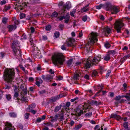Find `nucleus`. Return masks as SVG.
Masks as SVG:
<instances>
[{
  "label": "nucleus",
  "instance_id": "nucleus-11",
  "mask_svg": "<svg viewBox=\"0 0 130 130\" xmlns=\"http://www.w3.org/2000/svg\"><path fill=\"white\" fill-rule=\"evenodd\" d=\"M104 8L107 11L110 10L112 5L109 3H107L103 4Z\"/></svg>",
  "mask_w": 130,
  "mask_h": 130
},
{
  "label": "nucleus",
  "instance_id": "nucleus-64",
  "mask_svg": "<svg viewBox=\"0 0 130 130\" xmlns=\"http://www.w3.org/2000/svg\"><path fill=\"white\" fill-rule=\"evenodd\" d=\"M10 7L9 6H8L7 7H6L5 8V10L6 11L7 10H8L9 9H10Z\"/></svg>",
  "mask_w": 130,
  "mask_h": 130
},
{
  "label": "nucleus",
  "instance_id": "nucleus-25",
  "mask_svg": "<svg viewBox=\"0 0 130 130\" xmlns=\"http://www.w3.org/2000/svg\"><path fill=\"white\" fill-rule=\"evenodd\" d=\"M104 59L106 61L109 60L110 59V57L109 55L107 54L105 56L104 58Z\"/></svg>",
  "mask_w": 130,
  "mask_h": 130
},
{
  "label": "nucleus",
  "instance_id": "nucleus-60",
  "mask_svg": "<svg viewBox=\"0 0 130 130\" xmlns=\"http://www.w3.org/2000/svg\"><path fill=\"white\" fill-rule=\"evenodd\" d=\"M49 72L51 74H53L54 73V71H53V70L51 69H50Z\"/></svg>",
  "mask_w": 130,
  "mask_h": 130
},
{
  "label": "nucleus",
  "instance_id": "nucleus-30",
  "mask_svg": "<svg viewBox=\"0 0 130 130\" xmlns=\"http://www.w3.org/2000/svg\"><path fill=\"white\" fill-rule=\"evenodd\" d=\"M110 46V44L108 42H106L105 44V46L107 48H109Z\"/></svg>",
  "mask_w": 130,
  "mask_h": 130
},
{
  "label": "nucleus",
  "instance_id": "nucleus-35",
  "mask_svg": "<svg viewBox=\"0 0 130 130\" xmlns=\"http://www.w3.org/2000/svg\"><path fill=\"white\" fill-rule=\"evenodd\" d=\"M19 67H20V68L22 70H23L24 72H25L26 73L27 72V71L25 70V68H24V67L23 66H22L21 65H20Z\"/></svg>",
  "mask_w": 130,
  "mask_h": 130
},
{
  "label": "nucleus",
  "instance_id": "nucleus-56",
  "mask_svg": "<svg viewBox=\"0 0 130 130\" xmlns=\"http://www.w3.org/2000/svg\"><path fill=\"white\" fill-rule=\"evenodd\" d=\"M31 31L32 33H34L35 31V28L33 27L30 28Z\"/></svg>",
  "mask_w": 130,
  "mask_h": 130
},
{
  "label": "nucleus",
  "instance_id": "nucleus-18",
  "mask_svg": "<svg viewBox=\"0 0 130 130\" xmlns=\"http://www.w3.org/2000/svg\"><path fill=\"white\" fill-rule=\"evenodd\" d=\"M7 27L9 31L10 32L12 30H15L17 28V26L15 25H9Z\"/></svg>",
  "mask_w": 130,
  "mask_h": 130
},
{
  "label": "nucleus",
  "instance_id": "nucleus-41",
  "mask_svg": "<svg viewBox=\"0 0 130 130\" xmlns=\"http://www.w3.org/2000/svg\"><path fill=\"white\" fill-rule=\"evenodd\" d=\"M25 17V15L24 13H21L20 14V18L21 19H22Z\"/></svg>",
  "mask_w": 130,
  "mask_h": 130
},
{
  "label": "nucleus",
  "instance_id": "nucleus-39",
  "mask_svg": "<svg viewBox=\"0 0 130 130\" xmlns=\"http://www.w3.org/2000/svg\"><path fill=\"white\" fill-rule=\"evenodd\" d=\"M9 115L11 117H16L17 116V114L15 113L14 112L10 113Z\"/></svg>",
  "mask_w": 130,
  "mask_h": 130
},
{
  "label": "nucleus",
  "instance_id": "nucleus-24",
  "mask_svg": "<svg viewBox=\"0 0 130 130\" xmlns=\"http://www.w3.org/2000/svg\"><path fill=\"white\" fill-rule=\"evenodd\" d=\"M73 59H70L69 60L67 61V63L68 66L69 67H71L72 64Z\"/></svg>",
  "mask_w": 130,
  "mask_h": 130
},
{
  "label": "nucleus",
  "instance_id": "nucleus-42",
  "mask_svg": "<svg viewBox=\"0 0 130 130\" xmlns=\"http://www.w3.org/2000/svg\"><path fill=\"white\" fill-rule=\"evenodd\" d=\"M87 15H85L82 18V20L84 21V22L86 21L87 19Z\"/></svg>",
  "mask_w": 130,
  "mask_h": 130
},
{
  "label": "nucleus",
  "instance_id": "nucleus-7",
  "mask_svg": "<svg viewBox=\"0 0 130 130\" xmlns=\"http://www.w3.org/2000/svg\"><path fill=\"white\" fill-rule=\"evenodd\" d=\"M42 77L44 81L47 82H51L53 79V77L50 75H46L45 76L44 75H42Z\"/></svg>",
  "mask_w": 130,
  "mask_h": 130
},
{
  "label": "nucleus",
  "instance_id": "nucleus-21",
  "mask_svg": "<svg viewBox=\"0 0 130 130\" xmlns=\"http://www.w3.org/2000/svg\"><path fill=\"white\" fill-rule=\"evenodd\" d=\"M79 77V75L77 74H75L72 78H71L72 80H76L78 79Z\"/></svg>",
  "mask_w": 130,
  "mask_h": 130
},
{
  "label": "nucleus",
  "instance_id": "nucleus-40",
  "mask_svg": "<svg viewBox=\"0 0 130 130\" xmlns=\"http://www.w3.org/2000/svg\"><path fill=\"white\" fill-rule=\"evenodd\" d=\"M76 12V10L74 9L72 12H71L70 13L71 15L72 16L74 17V14Z\"/></svg>",
  "mask_w": 130,
  "mask_h": 130
},
{
  "label": "nucleus",
  "instance_id": "nucleus-27",
  "mask_svg": "<svg viewBox=\"0 0 130 130\" xmlns=\"http://www.w3.org/2000/svg\"><path fill=\"white\" fill-rule=\"evenodd\" d=\"M82 126V125L81 124H79L77 125H76L75 127V128L76 129H79Z\"/></svg>",
  "mask_w": 130,
  "mask_h": 130
},
{
  "label": "nucleus",
  "instance_id": "nucleus-49",
  "mask_svg": "<svg viewBox=\"0 0 130 130\" xmlns=\"http://www.w3.org/2000/svg\"><path fill=\"white\" fill-rule=\"evenodd\" d=\"M28 111L29 112H31L34 114H35L37 112L36 111L34 110L33 109L31 110H28Z\"/></svg>",
  "mask_w": 130,
  "mask_h": 130
},
{
  "label": "nucleus",
  "instance_id": "nucleus-32",
  "mask_svg": "<svg viewBox=\"0 0 130 130\" xmlns=\"http://www.w3.org/2000/svg\"><path fill=\"white\" fill-rule=\"evenodd\" d=\"M29 114L28 113H26L24 114V118L25 119L27 120L28 119L29 117Z\"/></svg>",
  "mask_w": 130,
  "mask_h": 130
},
{
  "label": "nucleus",
  "instance_id": "nucleus-47",
  "mask_svg": "<svg viewBox=\"0 0 130 130\" xmlns=\"http://www.w3.org/2000/svg\"><path fill=\"white\" fill-rule=\"evenodd\" d=\"M7 19L6 18H4L3 19L2 22L3 23H6L7 22Z\"/></svg>",
  "mask_w": 130,
  "mask_h": 130
},
{
  "label": "nucleus",
  "instance_id": "nucleus-6",
  "mask_svg": "<svg viewBox=\"0 0 130 130\" xmlns=\"http://www.w3.org/2000/svg\"><path fill=\"white\" fill-rule=\"evenodd\" d=\"M124 26V24L120 21H117L115 24V28L118 33L121 32V28Z\"/></svg>",
  "mask_w": 130,
  "mask_h": 130
},
{
  "label": "nucleus",
  "instance_id": "nucleus-20",
  "mask_svg": "<svg viewBox=\"0 0 130 130\" xmlns=\"http://www.w3.org/2000/svg\"><path fill=\"white\" fill-rule=\"evenodd\" d=\"M59 115H56L54 117H51V121H57L59 117Z\"/></svg>",
  "mask_w": 130,
  "mask_h": 130
},
{
  "label": "nucleus",
  "instance_id": "nucleus-3",
  "mask_svg": "<svg viewBox=\"0 0 130 130\" xmlns=\"http://www.w3.org/2000/svg\"><path fill=\"white\" fill-rule=\"evenodd\" d=\"M52 60L55 65L62 64L64 61V56L62 53L55 54L52 57Z\"/></svg>",
  "mask_w": 130,
  "mask_h": 130
},
{
  "label": "nucleus",
  "instance_id": "nucleus-63",
  "mask_svg": "<svg viewBox=\"0 0 130 130\" xmlns=\"http://www.w3.org/2000/svg\"><path fill=\"white\" fill-rule=\"evenodd\" d=\"M115 119L117 120H119L121 119V117L120 116L117 115Z\"/></svg>",
  "mask_w": 130,
  "mask_h": 130
},
{
  "label": "nucleus",
  "instance_id": "nucleus-59",
  "mask_svg": "<svg viewBox=\"0 0 130 130\" xmlns=\"http://www.w3.org/2000/svg\"><path fill=\"white\" fill-rule=\"evenodd\" d=\"M84 78L87 79H89V76L88 75H86L84 76Z\"/></svg>",
  "mask_w": 130,
  "mask_h": 130
},
{
  "label": "nucleus",
  "instance_id": "nucleus-53",
  "mask_svg": "<svg viewBox=\"0 0 130 130\" xmlns=\"http://www.w3.org/2000/svg\"><path fill=\"white\" fill-rule=\"evenodd\" d=\"M19 91V89H18L16 87H15V88L14 89V92H18Z\"/></svg>",
  "mask_w": 130,
  "mask_h": 130
},
{
  "label": "nucleus",
  "instance_id": "nucleus-58",
  "mask_svg": "<svg viewBox=\"0 0 130 130\" xmlns=\"http://www.w3.org/2000/svg\"><path fill=\"white\" fill-rule=\"evenodd\" d=\"M42 121L41 119V118H38L37 119L36 122H40Z\"/></svg>",
  "mask_w": 130,
  "mask_h": 130
},
{
  "label": "nucleus",
  "instance_id": "nucleus-62",
  "mask_svg": "<svg viewBox=\"0 0 130 130\" xmlns=\"http://www.w3.org/2000/svg\"><path fill=\"white\" fill-rule=\"evenodd\" d=\"M18 96L19 93L18 92H15V93L14 95V97L17 98L18 97Z\"/></svg>",
  "mask_w": 130,
  "mask_h": 130
},
{
  "label": "nucleus",
  "instance_id": "nucleus-13",
  "mask_svg": "<svg viewBox=\"0 0 130 130\" xmlns=\"http://www.w3.org/2000/svg\"><path fill=\"white\" fill-rule=\"evenodd\" d=\"M74 42V39L70 38L68 39V40L67 41L66 43L68 46H74V45L73 44Z\"/></svg>",
  "mask_w": 130,
  "mask_h": 130
},
{
  "label": "nucleus",
  "instance_id": "nucleus-2",
  "mask_svg": "<svg viewBox=\"0 0 130 130\" xmlns=\"http://www.w3.org/2000/svg\"><path fill=\"white\" fill-rule=\"evenodd\" d=\"M98 36V34L96 32H92L91 33L90 38V42H88L86 44L85 47V50L87 53H88L89 51L92 50V47L90 46L98 40L97 36Z\"/></svg>",
  "mask_w": 130,
  "mask_h": 130
},
{
  "label": "nucleus",
  "instance_id": "nucleus-5",
  "mask_svg": "<svg viewBox=\"0 0 130 130\" xmlns=\"http://www.w3.org/2000/svg\"><path fill=\"white\" fill-rule=\"evenodd\" d=\"M20 43L18 41H13L12 43L11 47L14 52V54L15 56H21V52L20 50Z\"/></svg>",
  "mask_w": 130,
  "mask_h": 130
},
{
  "label": "nucleus",
  "instance_id": "nucleus-43",
  "mask_svg": "<svg viewBox=\"0 0 130 130\" xmlns=\"http://www.w3.org/2000/svg\"><path fill=\"white\" fill-rule=\"evenodd\" d=\"M61 49L63 50H66V45L65 44H63L62 45L61 47Z\"/></svg>",
  "mask_w": 130,
  "mask_h": 130
},
{
  "label": "nucleus",
  "instance_id": "nucleus-17",
  "mask_svg": "<svg viewBox=\"0 0 130 130\" xmlns=\"http://www.w3.org/2000/svg\"><path fill=\"white\" fill-rule=\"evenodd\" d=\"M70 18L69 14L67 13L66 16H64V22L66 23H68L69 21Z\"/></svg>",
  "mask_w": 130,
  "mask_h": 130
},
{
  "label": "nucleus",
  "instance_id": "nucleus-55",
  "mask_svg": "<svg viewBox=\"0 0 130 130\" xmlns=\"http://www.w3.org/2000/svg\"><path fill=\"white\" fill-rule=\"evenodd\" d=\"M110 53L113 55L115 54H116V52L112 50L110 52Z\"/></svg>",
  "mask_w": 130,
  "mask_h": 130
},
{
  "label": "nucleus",
  "instance_id": "nucleus-4",
  "mask_svg": "<svg viewBox=\"0 0 130 130\" xmlns=\"http://www.w3.org/2000/svg\"><path fill=\"white\" fill-rule=\"evenodd\" d=\"M88 105L86 104L82 105H80L75 109V116H80L83 113V112H86L88 109Z\"/></svg>",
  "mask_w": 130,
  "mask_h": 130
},
{
  "label": "nucleus",
  "instance_id": "nucleus-33",
  "mask_svg": "<svg viewBox=\"0 0 130 130\" xmlns=\"http://www.w3.org/2000/svg\"><path fill=\"white\" fill-rule=\"evenodd\" d=\"M102 7H103L104 8L103 5L102 4H101L99 5L96 6V8L98 9H101Z\"/></svg>",
  "mask_w": 130,
  "mask_h": 130
},
{
  "label": "nucleus",
  "instance_id": "nucleus-9",
  "mask_svg": "<svg viewBox=\"0 0 130 130\" xmlns=\"http://www.w3.org/2000/svg\"><path fill=\"white\" fill-rule=\"evenodd\" d=\"M4 130H14V128L12 124L9 122H6L5 124V127Z\"/></svg>",
  "mask_w": 130,
  "mask_h": 130
},
{
  "label": "nucleus",
  "instance_id": "nucleus-12",
  "mask_svg": "<svg viewBox=\"0 0 130 130\" xmlns=\"http://www.w3.org/2000/svg\"><path fill=\"white\" fill-rule=\"evenodd\" d=\"M110 10L112 14H116L119 11L118 8L116 6L113 5H112Z\"/></svg>",
  "mask_w": 130,
  "mask_h": 130
},
{
  "label": "nucleus",
  "instance_id": "nucleus-48",
  "mask_svg": "<svg viewBox=\"0 0 130 130\" xmlns=\"http://www.w3.org/2000/svg\"><path fill=\"white\" fill-rule=\"evenodd\" d=\"M117 116V115L116 114H112L111 115V117L113 118H115Z\"/></svg>",
  "mask_w": 130,
  "mask_h": 130
},
{
  "label": "nucleus",
  "instance_id": "nucleus-46",
  "mask_svg": "<svg viewBox=\"0 0 130 130\" xmlns=\"http://www.w3.org/2000/svg\"><path fill=\"white\" fill-rule=\"evenodd\" d=\"M58 5L59 6H63V8L62 9L64 10V8L63 6H64V5H63V3L62 2H60L58 4Z\"/></svg>",
  "mask_w": 130,
  "mask_h": 130
},
{
  "label": "nucleus",
  "instance_id": "nucleus-22",
  "mask_svg": "<svg viewBox=\"0 0 130 130\" xmlns=\"http://www.w3.org/2000/svg\"><path fill=\"white\" fill-rule=\"evenodd\" d=\"M36 105L34 104H32L30 105L27 108V109L29 110L33 109L35 107Z\"/></svg>",
  "mask_w": 130,
  "mask_h": 130
},
{
  "label": "nucleus",
  "instance_id": "nucleus-15",
  "mask_svg": "<svg viewBox=\"0 0 130 130\" xmlns=\"http://www.w3.org/2000/svg\"><path fill=\"white\" fill-rule=\"evenodd\" d=\"M42 82V80L40 78L37 77H36V84L38 86H40V84H41Z\"/></svg>",
  "mask_w": 130,
  "mask_h": 130
},
{
  "label": "nucleus",
  "instance_id": "nucleus-23",
  "mask_svg": "<svg viewBox=\"0 0 130 130\" xmlns=\"http://www.w3.org/2000/svg\"><path fill=\"white\" fill-rule=\"evenodd\" d=\"M130 57V55H128L124 56L121 59V62H123V61H125L127 58Z\"/></svg>",
  "mask_w": 130,
  "mask_h": 130
},
{
  "label": "nucleus",
  "instance_id": "nucleus-28",
  "mask_svg": "<svg viewBox=\"0 0 130 130\" xmlns=\"http://www.w3.org/2000/svg\"><path fill=\"white\" fill-rule=\"evenodd\" d=\"M61 108V106H58L56 107L54 111L55 112H57L59 111V109Z\"/></svg>",
  "mask_w": 130,
  "mask_h": 130
},
{
  "label": "nucleus",
  "instance_id": "nucleus-54",
  "mask_svg": "<svg viewBox=\"0 0 130 130\" xmlns=\"http://www.w3.org/2000/svg\"><path fill=\"white\" fill-rule=\"evenodd\" d=\"M6 3V1L5 0H3L1 1L0 4L1 5H3L5 4Z\"/></svg>",
  "mask_w": 130,
  "mask_h": 130
},
{
  "label": "nucleus",
  "instance_id": "nucleus-36",
  "mask_svg": "<svg viewBox=\"0 0 130 130\" xmlns=\"http://www.w3.org/2000/svg\"><path fill=\"white\" fill-rule=\"evenodd\" d=\"M55 37L56 38H58L59 35V33L58 32H55L54 34Z\"/></svg>",
  "mask_w": 130,
  "mask_h": 130
},
{
  "label": "nucleus",
  "instance_id": "nucleus-34",
  "mask_svg": "<svg viewBox=\"0 0 130 130\" xmlns=\"http://www.w3.org/2000/svg\"><path fill=\"white\" fill-rule=\"evenodd\" d=\"M92 103L93 104L96 105H99L101 103L100 102H98L96 101H93L92 102Z\"/></svg>",
  "mask_w": 130,
  "mask_h": 130
},
{
  "label": "nucleus",
  "instance_id": "nucleus-29",
  "mask_svg": "<svg viewBox=\"0 0 130 130\" xmlns=\"http://www.w3.org/2000/svg\"><path fill=\"white\" fill-rule=\"evenodd\" d=\"M128 123L127 122H125L123 124V126L125 128H128Z\"/></svg>",
  "mask_w": 130,
  "mask_h": 130
},
{
  "label": "nucleus",
  "instance_id": "nucleus-38",
  "mask_svg": "<svg viewBox=\"0 0 130 130\" xmlns=\"http://www.w3.org/2000/svg\"><path fill=\"white\" fill-rule=\"evenodd\" d=\"M51 29V27L50 25H48L46 26V30L47 31L50 30Z\"/></svg>",
  "mask_w": 130,
  "mask_h": 130
},
{
  "label": "nucleus",
  "instance_id": "nucleus-51",
  "mask_svg": "<svg viewBox=\"0 0 130 130\" xmlns=\"http://www.w3.org/2000/svg\"><path fill=\"white\" fill-rule=\"evenodd\" d=\"M6 97L7 99L8 100H9L11 99V95H6Z\"/></svg>",
  "mask_w": 130,
  "mask_h": 130
},
{
  "label": "nucleus",
  "instance_id": "nucleus-61",
  "mask_svg": "<svg viewBox=\"0 0 130 130\" xmlns=\"http://www.w3.org/2000/svg\"><path fill=\"white\" fill-rule=\"evenodd\" d=\"M34 88L33 87H30L29 88V91H32L33 90Z\"/></svg>",
  "mask_w": 130,
  "mask_h": 130
},
{
  "label": "nucleus",
  "instance_id": "nucleus-10",
  "mask_svg": "<svg viewBox=\"0 0 130 130\" xmlns=\"http://www.w3.org/2000/svg\"><path fill=\"white\" fill-rule=\"evenodd\" d=\"M92 62L89 59H87L84 62V67L86 69L89 68L91 65Z\"/></svg>",
  "mask_w": 130,
  "mask_h": 130
},
{
  "label": "nucleus",
  "instance_id": "nucleus-31",
  "mask_svg": "<svg viewBox=\"0 0 130 130\" xmlns=\"http://www.w3.org/2000/svg\"><path fill=\"white\" fill-rule=\"evenodd\" d=\"M98 72L96 71H94L92 73V76H95L98 75Z\"/></svg>",
  "mask_w": 130,
  "mask_h": 130
},
{
  "label": "nucleus",
  "instance_id": "nucleus-50",
  "mask_svg": "<svg viewBox=\"0 0 130 130\" xmlns=\"http://www.w3.org/2000/svg\"><path fill=\"white\" fill-rule=\"evenodd\" d=\"M14 25L16 26V25H18L19 24V21L16 20H14Z\"/></svg>",
  "mask_w": 130,
  "mask_h": 130
},
{
  "label": "nucleus",
  "instance_id": "nucleus-16",
  "mask_svg": "<svg viewBox=\"0 0 130 130\" xmlns=\"http://www.w3.org/2000/svg\"><path fill=\"white\" fill-rule=\"evenodd\" d=\"M20 89L23 91L24 93L26 94L27 93V88L24 84H22L20 87Z\"/></svg>",
  "mask_w": 130,
  "mask_h": 130
},
{
  "label": "nucleus",
  "instance_id": "nucleus-8",
  "mask_svg": "<svg viewBox=\"0 0 130 130\" xmlns=\"http://www.w3.org/2000/svg\"><path fill=\"white\" fill-rule=\"evenodd\" d=\"M101 57V55L96 56L94 57L92 61V64L93 65H95L98 64V62L100 61Z\"/></svg>",
  "mask_w": 130,
  "mask_h": 130
},
{
  "label": "nucleus",
  "instance_id": "nucleus-44",
  "mask_svg": "<svg viewBox=\"0 0 130 130\" xmlns=\"http://www.w3.org/2000/svg\"><path fill=\"white\" fill-rule=\"evenodd\" d=\"M111 72V71L110 70H108L107 72V73L106 75V77L107 78L108 76H109V75L110 74V73Z\"/></svg>",
  "mask_w": 130,
  "mask_h": 130
},
{
  "label": "nucleus",
  "instance_id": "nucleus-57",
  "mask_svg": "<svg viewBox=\"0 0 130 130\" xmlns=\"http://www.w3.org/2000/svg\"><path fill=\"white\" fill-rule=\"evenodd\" d=\"M59 116L60 117L59 118L61 120H62V119L63 118V114L62 113H61L60 116H59Z\"/></svg>",
  "mask_w": 130,
  "mask_h": 130
},
{
  "label": "nucleus",
  "instance_id": "nucleus-14",
  "mask_svg": "<svg viewBox=\"0 0 130 130\" xmlns=\"http://www.w3.org/2000/svg\"><path fill=\"white\" fill-rule=\"evenodd\" d=\"M103 30L105 34H109L111 33V29L107 26H106L103 28Z\"/></svg>",
  "mask_w": 130,
  "mask_h": 130
},
{
  "label": "nucleus",
  "instance_id": "nucleus-26",
  "mask_svg": "<svg viewBox=\"0 0 130 130\" xmlns=\"http://www.w3.org/2000/svg\"><path fill=\"white\" fill-rule=\"evenodd\" d=\"M89 9L86 8V7H84L82 8L81 11L82 12H86L89 10Z\"/></svg>",
  "mask_w": 130,
  "mask_h": 130
},
{
  "label": "nucleus",
  "instance_id": "nucleus-52",
  "mask_svg": "<svg viewBox=\"0 0 130 130\" xmlns=\"http://www.w3.org/2000/svg\"><path fill=\"white\" fill-rule=\"evenodd\" d=\"M92 115L91 112H89L87 113L86 114V116L87 117H89L91 116Z\"/></svg>",
  "mask_w": 130,
  "mask_h": 130
},
{
  "label": "nucleus",
  "instance_id": "nucleus-45",
  "mask_svg": "<svg viewBox=\"0 0 130 130\" xmlns=\"http://www.w3.org/2000/svg\"><path fill=\"white\" fill-rule=\"evenodd\" d=\"M58 98V96L55 97L54 98H53L52 99V100L53 102H55V101L57 100Z\"/></svg>",
  "mask_w": 130,
  "mask_h": 130
},
{
  "label": "nucleus",
  "instance_id": "nucleus-37",
  "mask_svg": "<svg viewBox=\"0 0 130 130\" xmlns=\"http://www.w3.org/2000/svg\"><path fill=\"white\" fill-rule=\"evenodd\" d=\"M58 15V13L56 12H55L53 13L52 17H57Z\"/></svg>",
  "mask_w": 130,
  "mask_h": 130
},
{
  "label": "nucleus",
  "instance_id": "nucleus-19",
  "mask_svg": "<svg viewBox=\"0 0 130 130\" xmlns=\"http://www.w3.org/2000/svg\"><path fill=\"white\" fill-rule=\"evenodd\" d=\"M63 6L64 8L63 12H65V11H66L65 9H69L71 7V4L69 2H67L66 3V5H64V6Z\"/></svg>",
  "mask_w": 130,
  "mask_h": 130
},
{
  "label": "nucleus",
  "instance_id": "nucleus-1",
  "mask_svg": "<svg viewBox=\"0 0 130 130\" xmlns=\"http://www.w3.org/2000/svg\"><path fill=\"white\" fill-rule=\"evenodd\" d=\"M14 74L13 69H6L4 72L3 78L7 82H10L13 80Z\"/></svg>",
  "mask_w": 130,
  "mask_h": 130
}]
</instances>
